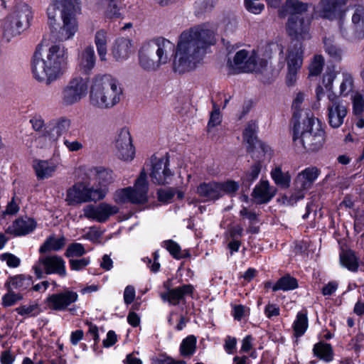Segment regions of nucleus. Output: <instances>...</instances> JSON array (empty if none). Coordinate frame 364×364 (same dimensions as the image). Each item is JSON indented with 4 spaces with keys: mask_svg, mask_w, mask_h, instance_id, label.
<instances>
[{
    "mask_svg": "<svg viewBox=\"0 0 364 364\" xmlns=\"http://www.w3.org/2000/svg\"><path fill=\"white\" fill-rule=\"evenodd\" d=\"M271 176L275 183L283 188H287L289 186L291 177L288 172H283L281 167L278 166L272 169Z\"/></svg>",
    "mask_w": 364,
    "mask_h": 364,
    "instance_id": "obj_39",
    "label": "nucleus"
},
{
    "mask_svg": "<svg viewBox=\"0 0 364 364\" xmlns=\"http://www.w3.org/2000/svg\"><path fill=\"white\" fill-rule=\"evenodd\" d=\"M310 18L306 16L299 18L289 17L287 22V31L289 36L295 40V43H301L311 38Z\"/></svg>",
    "mask_w": 364,
    "mask_h": 364,
    "instance_id": "obj_16",
    "label": "nucleus"
},
{
    "mask_svg": "<svg viewBox=\"0 0 364 364\" xmlns=\"http://www.w3.org/2000/svg\"><path fill=\"white\" fill-rule=\"evenodd\" d=\"M257 203H267L273 196L274 191H271L268 181H261L255 186L252 194Z\"/></svg>",
    "mask_w": 364,
    "mask_h": 364,
    "instance_id": "obj_32",
    "label": "nucleus"
},
{
    "mask_svg": "<svg viewBox=\"0 0 364 364\" xmlns=\"http://www.w3.org/2000/svg\"><path fill=\"white\" fill-rule=\"evenodd\" d=\"M148 190L146 173L144 170H142L134 188L127 187L117 190L114 195V200L117 203L144 204L148 201Z\"/></svg>",
    "mask_w": 364,
    "mask_h": 364,
    "instance_id": "obj_9",
    "label": "nucleus"
},
{
    "mask_svg": "<svg viewBox=\"0 0 364 364\" xmlns=\"http://www.w3.org/2000/svg\"><path fill=\"white\" fill-rule=\"evenodd\" d=\"M65 237L55 238L54 236L49 237L43 245L40 247L41 253H46L50 251H58L65 245Z\"/></svg>",
    "mask_w": 364,
    "mask_h": 364,
    "instance_id": "obj_37",
    "label": "nucleus"
},
{
    "mask_svg": "<svg viewBox=\"0 0 364 364\" xmlns=\"http://www.w3.org/2000/svg\"><path fill=\"white\" fill-rule=\"evenodd\" d=\"M58 7H60V15L62 24L55 26V6L48 9L49 25L51 33L56 40L65 41L72 39L78 31V23L76 19V14L80 9L77 4L71 0H55Z\"/></svg>",
    "mask_w": 364,
    "mask_h": 364,
    "instance_id": "obj_5",
    "label": "nucleus"
},
{
    "mask_svg": "<svg viewBox=\"0 0 364 364\" xmlns=\"http://www.w3.org/2000/svg\"><path fill=\"white\" fill-rule=\"evenodd\" d=\"M63 144L70 151L72 152L78 151L83 148V145L80 141L73 140L70 136L63 138Z\"/></svg>",
    "mask_w": 364,
    "mask_h": 364,
    "instance_id": "obj_54",
    "label": "nucleus"
},
{
    "mask_svg": "<svg viewBox=\"0 0 364 364\" xmlns=\"http://www.w3.org/2000/svg\"><path fill=\"white\" fill-rule=\"evenodd\" d=\"M197 193L209 200H215L221 198L219 183L215 181L200 183L197 188Z\"/></svg>",
    "mask_w": 364,
    "mask_h": 364,
    "instance_id": "obj_28",
    "label": "nucleus"
},
{
    "mask_svg": "<svg viewBox=\"0 0 364 364\" xmlns=\"http://www.w3.org/2000/svg\"><path fill=\"white\" fill-rule=\"evenodd\" d=\"M293 127V141L296 146H300L307 152H317L321 150L326 141V134L318 119L306 113L304 118L297 120Z\"/></svg>",
    "mask_w": 364,
    "mask_h": 364,
    "instance_id": "obj_3",
    "label": "nucleus"
},
{
    "mask_svg": "<svg viewBox=\"0 0 364 364\" xmlns=\"http://www.w3.org/2000/svg\"><path fill=\"white\" fill-rule=\"evenodd\" d=\"M219 186L220 189L221 197L223 196V193L233 195L237 191L239 188L238 183L234 181H228L223 183H219Z\"/></svg>",
    "mask_w": 364,
    "mask_h": 364,
    "instance_id": "obj_50",
    "label": "nucleus"
},
{
    "mask_svg": "<svg viewBox=\"0 0 364 364\" xmlns=\"http://www.w3.org/2000/svg\"><path fill=\"white\" fill-rule=\"evenodd\" d=\"M90 173L94 179L102 186H106L114 181L112 171L103 167L93 168L90 170Z\"/></svg>",
    "mask_w": 364,
    "mask_h": 364,
    "instance_id": "obj_33",
    "label": "nucleus"
},
{
    "mask_svg": "<svg viewBox=\"0 0 364 364\" xmlns=\"http://www.w3.org/2000/svg\"><path fill=\"white\" fill-rule=\"evenodd\" d=\"M308 326L307 317L305 314L299 313L294 322V328L297 336L302 335Z\"/></svg>",
    "mask_w": 364,
    "mask_h": 364,
    "instance_id": "obj_49",
    "label": "nucleus"
},
{
    "mask_svg": "<svg viewBox=\"0 0 364 364\" xmlns=\"http://www.w3.org/2000/svg\"><path fill=\"white\" fill-rule=\"evenodd\" d=\"M265 314L268 318L277 316L279 314V308L275 304H268L265 309Z\"/></svg>",
    "mask_w": 364,
    "mask_h": 364,
    "instance_id": "obj_64",
    "label": "nucleus"
},
{
    "mask_svg": "<svg viewBox=\"0 0 364 364\" xmlns=\"http://www.w3.org/2000/svg\"><path fill=\"white\" fill-rule=\"evenodd\" d=\"M107 7L105 11L106 16L109 18H118L120 16V4L122 0H106Z\"/></svg>",
    "mask_w": 364,
    "mask_h": 364,
    "instance_id": "obj_48",
    "label": "nucleus"
},
{
    "mask_svg": "<svg viewBox=\"0 0 364 364\" xmlns=\"http://www.w3.org/2000/svg\"><path fill=\"white\" fill-rule=\"evenodd\" d=\"M41 50V47H38L34 53L32 71L38 81L49 85L65 72L68 54L64 48L58 45L50 46L45 54Z\"/></svg>",
    "mask_w": 364,
    "mask_h": 364,
    "instance_id": "obj_2",
    "label": "nucleus"
},
{
    "mask_svg": "<svg viewBox=\"0 0 364 364\" xmlns=\"http://www.w3.org/2000/svg\"><path fill=\"white\" fill-rule=\"evenodd\" d=\"M193 289V287L191 284L183 285L171 289L169 291V303L176 305L180 300L183 299L184 296L191 294Z\"/></svg>",
    "mask_w": 364,
    "mask_h": 364,
    "instance_id": "obj_35",
    "label": "nucleus"
},
{
    "mask_svg": "<svg viewBox=\"0 0 364 364\" xmlns=\"http://www.w3.org/2000/svg\"><path fill=\"white\" fill-rule=\"evenodd\" d=\"M36 309H38L37 305H30L28 306H20L18 308H16V311L18 312V314L21 315H30L32 314V313Z\"/></svg>",
    "mask_w": 364,
    "mask_h": 364,
    "instance_id": "obj_62",
    "label": "nucleus"
},
{
    "mask_svg": "<svg viewBox=\"0 0 364 364\" xmlns=\"http://www.w3.org/2000/svg\"><path fill=\"white\" fill-rule=\"evenodd\" d=\"M3 260H6L7 264L11 267H16L20 264V259L11 254H4L1 255Z\"/></svg>",
    "mask_w": 364,
    "mask_h": 364,
    "instance_id": "obj_60",
    "label": "nucleus"
},
{
    "mask_svg": "<svg viewBox=\"0 0 364 364\" xmlns=\"http://www.w3.org/2000/svg\"><path fill=\"white\" fill-rule=\"evenodd\" d=\"M122 87L116 78L109 75H97L92 79L90 100L92 106L109 109L117 105L122 95Z\"/></svg>",
    "mask_w": 364,
    "mask_h": 364,
    "instance_id": "obj_4",
    "label": "nucleus"
},
{
    "mask_svg": "<svg viewBox=\"0 0 364 364\" xmlns=\"http://www.w3.org/2000/svg\"><path fill=\"white\" fill-rule=\"evenodd\" d=\"M314 353L316 356L326 361L332 360L333 353L330 344H324L322 343L316 344L314 348Z\"/></svg>",
    "mask_w": 364,
    "mask_h": 364,
    "instance_id": "obj_45",
    "label": "nucleus"
},
{
    "mask_svg": "<svg viewBox=\"0 0 364 364\" xmlns=\"http://www.w3.org/2000/svg\"><path fill=\"white\" fill-rule=\"evenodd\" d=\"M117 342V335L113 331H109L107 334V338L103 341L105 347H110Z\"/></svg>",
    "mask_w": 364,
    "mask_h": 364,
    "instance_id": "obj_63",
    "label": "nucleus"
},
{
    "mask_svg": "<svg viewBox=\"0 0 364 364\" xmlns=\"http://www.w3.org/2000/svg\"><path fill=\"white\" fill-rule=\"evenodd\" d=\"M353 112L355 114H361L364 110V99L363 96L356 93L353 98Z\"/></svg>",
    "mask_w": 364,
    "mask_h": 364,
    "instance_id": "obj_56",
    "label": "nucleus"
},
{
    "mask_svg": "<svg viewBox=\"0 0 364 364\" xmlns=\"http://www.w3.org/2000/svg\"><path fill=\"white\" fill-rule=\"evenodd\" d=\"M264 156L262 154H256V151H253L252 158L255 161V164L250 167V170L247 171L243 178V184L249 188L252 181L257 178L260 171H261V161Z\"/></svg>",
    "mask_w": 364,
    "mask_h": 364,
    "instance_id": "obj_31",
    "label": "nucleus"
},
{
    "mask_svg": "<svg viewBox=\"0 0 364 364\" xmlns=\"http://www.w3.org/2000/svg\"><path fill=\"white\" fill-rule=\"evenodd\" d=\"M85 253V250L82 245L80 243H72L68 245L65 256L68 257H80Z\"/></svg>",
    "mask_w": 364,
    "mask_h": 364,
    "instance_id": "obj_51",
    "label": "nucleus"
},
{
    "mask_svg": "<svg viewBox=\"0 0 364 364\" xmlns=\"http://www.w3.org/2000/svg\"><path fill=\"white\" fill-rule=\"evenodd\" d=\"M324 65V59L321 55L314 56L311 63L309 65V75L311 76L318 75L323 70Z\"/></svg>",
    "mask_w": 364,
    "mask_h": 364,
    "instance_id": "obj_47",
    "label": "nucleus"
},
{
    "mask_svg": "<svg viewBox=\"0 0 364 364\" xmlns=\"http://www.w3.org/2000/svg\"><path fill=\"white\" fill-rule=\"evenodd\" d=\"M341 263L349 270L355 272L357 270L358 263L353 252L347 250L343 252L340 255Z\"/></svg>",
    "mask_w": 364,
    "mask_h": 364,
    "instance_id": "obj_41",
    "label": "nucleus"
},
{
    "mask_svg": "<svg viewBox=\"0 0 364 364\" xmlns=\"http://www.w3.org/2000/svg\"><path fill=\"white\" fill-rule=\"evenodd\" d=\"M174 48V45L164 38L146 42L139 51V65L145 71H156L169 61V54Z\"/></svg>",
    "mask_w": 364,
    "mask_h": 364,
    "instance_id": "obj_6",
    "label": "nucleus"
},
{
    "mask_svg": "<svg viewBox=\"0 0 364 364\" xmlns=\"http://www.w3.org/2000/svg\"><path fill=\"white\" fill-rule=\"evenodd\" d=\"M304 99V95L301 92H299L296 95V97L294 100L293 104H292V107L294 109V114H297L296 119L300 120V121H301V119L304 118V117H301V114L299 112L300 106H301V104L303 102ZM293 122H294V123L295 122L294 115H293Z\"/></svg>",
    "mask_w": 364,
    "mask_h": 364,
    "instance_id": "obj_55",
    "label": "nucleus"
},
{
    "mask_svg": "<svg viewBox=\"0 0 364 364\" xmlns=\"http://www.w3.org/2000/svg\"><path fill=\"white\" fill-rule=\"evenodd\" d=\"M95 43L100 59L105 60L107 54V33L103 30L98 31L95 34Z\"/></svg>",
    "mask_w": 364,
    "mask_h": 364,
    "instance_id": "obj_40",
    "label": "nucleus"
},
{
    "mask_svg": "<svg viewBox=\"0 0 364 364\" xmlns=\"http://www.w3.org/2000/svg\"><path fill=\"white\" fill-rule=\"evenodd\" d=\"M324 48L326 52L334 60L339 61L341 60L342 51L338 48L334 43L333 38H324L323 39Z\"/></svg>",
    "mask_w": 364,
    "mask_h": 364,
    "instance_id": "obj_44",
    "label": "nucleus"
},
{
    "mask_svg": "<svg viewBox=\"0 0 364 364\" xmlns=\"http://www.w3.org/2000/svg\"><path fill=\"white\" fill-rule=\"evenodd\" d=\"M328 123L333 128H338L343 123L344 118L347 115V107L337 97L328 96Z\"/></svg>",
    "mask_w": 364,
    "mask_h": 364,
    "instance_id": "obj_21",
    "label": "nucleus"
},
{
    "mask_svg": "<svg viewBox=\"0 0 364 364\" xmlns=\"http://www.w3.org/2000/svg\"><path fill=\"white\" fill-rule=\"evenodd\" d=\"M215 42L213 32L201 26L183 32L172 63L173 71L183 74L195 70L200 63L206 48Z\"/></svg>",
    "mask_w": 364,
    "mask_h": 364,
    "instance_id": "obj_1",
    "label": "nucleus"
},
{
    "mask_svg": "<svg viewBox=\"0 0 364 364\" xmlns=\"http://www.w3.org/2000/svg\"><path fill=\"white\" fill-rule=\"evenodd\" d=\"M33 168L38 180H44L53 175L57 166L53 162L48 160L36 159L33 161Z\"/></svg>",
    "mask_w": 364,
    "mask_h": 364,
    "instance_id": "obj_26",
    "label": "nucleus"
},
{
    "mask_svg": "<svg viewBox=\"0 0 364 364\" xmlns=\"http://www.w3.org/2000/svg\"><path fill=\"white\" fill-rule=\"evenodd\" d=\"M132 51L131 41L122 38L116 41L112 48V55L117 60H124L129 58Z\"/></svg>",
    "mask_w": 364,
    "mask_h": 364,
    "instance_id": "obj_27",
    "label": "nucleus"
},
{
    "mask_svg": "<svg viewBox=\"0 0 364 364\" xmlns=\"http://www.w3.org/2000/svg\"><path fill=\"white\" fill-rule=\"evenodd\" d=\"M221 122V116L219 107L217 105L213 103V109L210 113V117L208 124V131L210 132L211 129L218 126Z\"/></svg>",
    "mask_w": 364,
    "mask_h": 364,
    "instance_id": "obj_52",
    "label": "nucleus"
},
{
    "mask_svg": "<svg viewBox=\"0 0 364 364\" xmlns=\"http://www.w3.org/2000/svg\"><path fill=\"white\" fill-rule=\"evenodd\" d=\"M348 1V0H321L314 11L321 18L333 20L341 16Z\"/></svg>",
    "mask_w": 364,
    "mask_h": 364,
    "instance_id": "obj_18",
    "label": "nucleus"
},
{
    "mask_svg": "<svg viewBox=\"0 0 364 364\" xmlns=\"http://www.w3.org/2000/svg\"><path fill=\"white\" fill-rule=\"evenodd\" d=\"M196 348V338L191 335L183 340L180 346V353L184 357L191 356Z\"/></svg>",
    "mask_w": 364,
    "mask_h": 364,
    "instance_id": "obj_42",
    "label": "nucleus"
},
{
    "mask_svg": "<svg viewBox=\"0 0 364 364\" xmlns=\"http://www.w3.org/2000/svg\"><path fill=\"white\" fill-rule=\"evenodd\" d=\"M303 58L302 43H294L289 47L285 59L287 63L286 83L288 86L295 85L298 73L303 64Z\"/></svg>",
    "mask_w": 364,
    "mask_h": 364,
    "instance_id": "obj_12",
    "label": "nucleus"
},
{
    "mask_svg": "<svg viewBox=\"0 0 364 364\" xmlns=\"http://www.w3.org/2000/svg\"><path fill=\"white\" fill-rule=\"evenodd\" d=\"M71 121L70 119L65 117H60L58 119L53 128L45 129L46 136L50 137V139L53 141L56 140L58 136L68 132L70 127Z\"/></svg>",
    "mask_w": 364,
    "mask_h": 364,
    "instance_id": "obj_29",
    "label": "nucleus"
},
{
    "mask_svg": "<svg viewBox=\"0 0 364 364\" xmlns=\"http://www.w3.org/2000/svg\"><path fill=\"white\" fill-rule=\"evenodd\" d=\"M33 18L31 8L26 3L16 4L7 16L3 26V36L10 41L30 26Z\"/></svg>",
    "mask_w": 364,
    "mask_h": 364,
    "instance_id": "obj_7",
    "label": "nucleus"
},
{
    "mask_svg": "<svg viewBox=\"0 0 364 364\" xmlns=\"http://www.w3.org/2000/svg\"><path fill=\"white\" fill-rule=\"evenodd\" d=\"M95 65V51L92 46L85 47L78 55V66L80 70L87 75Z\"/></svg>",
    "mask_w": 364,
    "mask_h": 364,
    "instance_id": "obj_25",
    "label": "nucleus"
},
{
    "mask_svg": "<svg viewBox=\"0 0 364 364\" xmlns=\"http://www.w3.org/2000/svg\"><path fill=\"white\" fill-rule=\"evenodd\" d=\"M22 299L23 295L21 293H16L13 290V288L7 287V293L2 298V305L4 307H9L16 304Z\"/></svg>",
    "mask_w": 364,
    "mask_h": 364,
    "instance_id": "obj_46",
    "label": "nucleus"
},
{
    "mask_svg": "<svg viewBox=\"0 0 364 364\" xmlns=\"http://www.w3.org/2000/svg\"><path fill=\"white\" fill-rule=\"evenodd\" d=\"M318 176V170L315 167H309L301 171L296 176L294 181V188L289 203L294 204L304 197L306 190L311 188Z\"/></svg>",
    "mask_w": 364,
    "mask_h": 364,
    "instance_id": "obj_13",
    "label": "nucleus"
},
{
    "mask_svg": "<svg viewBox=\"0 0 364 364\" xmlns=\"http://www.w3.org/2000/svg\"><path fill=\"white\" fill-rule=\"evenodd\" d=\"M272 7L279 6L281 0H267ZM247 10L253 14H259L264 9V4L259 0H245Z\"/></svg>",
    "mask_w": 364,
    "mask_h": 364,
    "instance_id": "obj_43",
    "label": "nucleus"
},
{
    "mask_svg": "<svg viewBox=\"0 0 364 364\" xmlns=\"http://www.w3.org/2000/svg\"><path fill=\"white\" fill-rule=\"evenodd\" d=\"M168 166V157L154 158L152 159V168L150 176L154 183L165 185L170 183L173 175Z\"/></svg>",
    "mask_w": 364,
    "mask_h": 364,
    "instance_id": "obj_19",
    "label": "nucleus"
},
{
    "mask_svg": "<svg viewBox=\"0 0 364 364\" xmlns=\"http://www.w3.org/2000/svg\"><path fill=\"white\" fill-rule=\"evenodd\" d=\"M257 131V125L255 122H250L244 130L243 138L244 140L249 144L247 151H256V154H262L265 156L268 151V146L263 142L259 141L255 135Z\"/></svg>",
    "mask_w": 364,
    "mask_h": 364,
    "instance_id": "obj_23",
    "label": "nucleus"
},
{
    "mask_svg": "<svg viewBox=\"0 0 364 364\" xmlns=\"http://www.w3.org/2000/svg\"><path fill=\"white\" fill-rule=\"evenodd\" d=\"M90 262L89 259H70V265L72 269L79 271L85 267Z\"/></svg>",
    "mask_w": 364,
    "mask_h": 364,
    "instance_id": "obj_58",
    "label": "nucleus"
},
{
    "mask_svg": "<svg viewBox=\"0 0 364 364\" xmlns=\"http://www.w3.org/2000/svg\"><path fill=\"white\" fill-rule=\"evenodd\" d=\"M77 298L78 295L76 292L65 290L48 296L45 302L50 310L63 311L71 304L75 302Z\"/></svg>",
    "mask_w": 364,
    "mask_h": 364,
    "instance_id": "obj_22",
    "label": "nucleus"
},
{
    "mask_svg": "<svg viewBox=\"0 0 364 364\" xmlns=\"http://www.w3.org/2000/svg\"><path fill=\"white\" fill-rule=\"evenodd\" d=\"M309 5L299 0H286L284 5L279 11V16L285 17L299 18L300 16H306L305 13L308 10Z\"/></svg>",
    "mask_w": 364,
    "mask_h": 364,
    "instance_id": "obj_24",
    "label": "nucleus"
},
{
    "mask_svg": "<svg viewBox=\"0 0 364 364\" xmlns=\"http://www.w3.org/2000/svg\"><path fill=\"white\" fill-rule=\"evenodd\" d=\"M351 25H345L342 18L340 19V31L343 37L350 38L353 36L364 38V7L358 5L352 9Z\"/></svg>",
    "mask_w": 364,
    "mask_h": 364,
    "instance_id": "obj_14",
    "label": "nucleus"
},
{
    "mask_svg": "<svg viewBox=\"0 0 364 364\" xmlns=\"http://www.w3.org/2000/svg\"><path fill=\"white\" fill-rule=\"evenodd\" d=\"M336 75L333 72L326 73L323 77V84L327 90H331L332 84Z\"/></svg>",
    "mask_w": 364,
    "mask_h": 364,
    "instance_id": "obj_61",
    "label": "nucleus"
},
{
    "mask_svg": "<svg viewBox=\"0 0 364 364\" xmlns=\"http://www.w3.org/2000/svg\"><path fill=\"white\" fill-rule=\"evenodd\" d=\"M36 226V222L30 218H18L9 228L16 235H24L32 232Z\"/></svg>",
    "mask_w": 364,
    "mask_h": 364,
    "instance_id": "obj_30",
    "label": "nucleus"
},
{
    "mask_svg": "<svg viewBox=\"0 0 364 364\" xmlns=\"http://www.w3.org/2000/svg\"><path fill=\"white\" fill-rule=\"evenodd\" d=\"M298 284L296 279L287 274L280 278L277 283L272 287V290L289 291L297 288Z\"/></svg>",
    "mask_w": 364,
    "mask_h": 364,
    "instance_id": "obj_38",
    "label": "nucleus"
},
{
    "mask_svg": "<svg viewBox=\"0 0 364 364\" xmlns=\"http://www.w3.org/2000/svg\"><path fill=\"white\" fill-rule=\"evenodd\" d=\"M338 80L339 82L340 95L346 96L353 90V78L348 73H342L338 75Z\"/></svg>",
    "mask_w": 364,
    "mask_h": 364,
    "instance_id": "obj_36",
    "label": "nucleus"
},
{
    "mask_svg": "<svg viewBox=\"0 0 364 364\" xmlns=\"http://www.w3.org/2000/svg\"><path fill=\"white\" fill-rule=\"evenodd\" d=\"M46 274H58L60 276L66 274L65 262L58 255L41 257L38 263L33 267L35 274L38 279L43 277V271Z\"/></svg>",
    "mask_w": 364,
    "mask_h": 364,
    "instance_id": "obj_15",
    "label": "nucleus"
},
{
    "mask_svg": "<svg viewBox=\"0 0 364 364\" xmlns=\"http://www.w3.org/2000/svg\"><path fill=\"white\" fill-rule=\"evenodd\" d=\"M157 193L159 200L164 203L170 202L174 196L172 189H159Z\"/></svg>",
    "mask_w": 364,
    "mask_h": 364,
    "instance_id": "obj_57",
    "label": "nucleus"
},
{
    "mask_svg": "<svg viewBox=\"0 0 364 364\" xmlns=\"http://www.w3.org/2000/svg\"><path fill=\"white\" fill-rule=\"evenodd\" d=\"M135 298V289L132 286H127L124 292V300L127 304H131Z\"/></svg>",
    "mask_w": 364,
    "mask_h": 364,
    "instance_id": "obj_59",
    "label": "nucleus"
},
{
    "mask_svg": "<svg viewBox=\"0 0 364 364\" xmlns=\"http://www.w3.org/2000/svg\"><path fill=\"white\" fill-rule=\"evenodd\" d=\"M267 64V60L259 59L254 50L245 49L236 52L232 60L229 58L228 60V65L233 73L260 72Z\"/></svg>",
    "mask_w": 364,
    "mask_h": 364,
    "instance_id": "obj_8",
    "label": "nucleus"
},
{
    "mask_svg": "<svg viewBox=\"0 0 364 364\" xmlns=\"http://www.w3.org/2000/svg\"><path fill=\"white\" fill-rule=\"evenodd\" d=\"M106 194L105 188H88L82 183L73 186L67 191L66 202L70 205H75L89 201L102 199Z\"/></svg>",
    "mask_w": 364,
    "mask_h": 364,
    "instance_id": "obj_10",
    "label": "nucleus"
},
{
    "mask_svg": "<svg viewBox=\"0 0 364 364\" xmlns=\"http://www.w3.org/2000/svg\"><path fill=\"white\" fill-rule=\"evenodd\" d=\"M114 147L117 156L124 161H131L134 158L135 149L127 128H122L117 135Z\"/></svg>",
    "mask_w": 364,
    "mask_h": 364,
    "instance_id": "obj_17",
    "label": "nucleus"
},
{
    "mask_svg": "<svg viewBox=\"0 0 364 364\" xmlns=\"http://www.w3.org/2000/svg\"><path fill=\"white\" fill-rule=\"evenodd\" d=\"M31 284V277L22 274L11 277L6 283V287L13 288L14 291L16 289L20 293L26 290Z\"/></svg>",
    "mask_w": 364,
    "mask_h": 364,
    "instance_id": "obj_34",
    "label": "nucleus"
},
{
    "mask_svg": "<svg viewBox=\"0 0 364 364\" xmlns=\"http://www.w3.org/2000/svg\"><path fill=\"white\" fill-rule=\"evenodd\" d=\"M83 212L85 218L100 223H104L110 215L117 214L119 212V208L115 205L102 203L97 206L92 205H86L83 208Z\"/></svg>",
    "mask_w": 364,
    "mask_h": 364,
    "instance_id": "obj_20",
    "label": "nucleus"
},
{
    "mask_svg": "<svg viewBox=\"0 0 364 364\" xmlns=\"http://www.w3.org/2000/svg\"><path fill=\"white\" fill-rule=\"evenodd\" d=\"M164 247L176 259L182 257L180 246L173 240H166L164 242Z\"/></svg>",
    "mask_w": 364,
    "mask_h": 364,
    "instance_id": "obj_53",
    "label": "nucleus"
},
{
    "mask_svg": "<svg viewBox=\"0 0 364 364\" xmlns=\"http://www.w3.org/2000/svg\"><path fill=\"white\" fill-rule=\"evenodd\" d=\"M88 77L76 76L70 79L62 90L61 101L63 105L70 106L79 102L87 94Z\"/></svg>",
    "mask_w": 364,
    "mask_h": 364,
    "instance_id": "obj_11",
    "label": "nucleus"
}]
</instances>
